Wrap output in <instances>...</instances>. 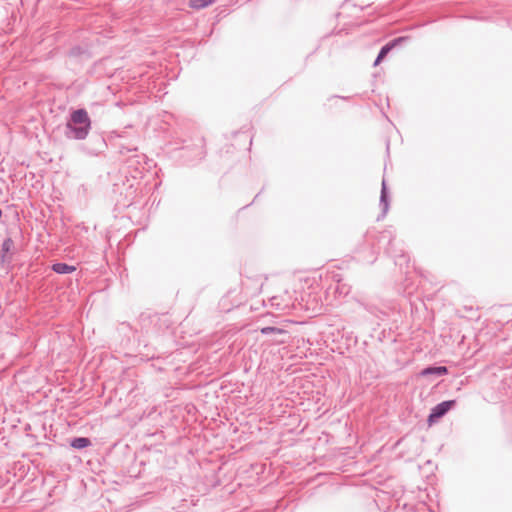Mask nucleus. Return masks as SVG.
<instances>
[{
    "instance_id": "nucleus-1",
    "label": "nucleus",
    "mask_w": 512,
    "mask_h": 512,
    "mask_svg": "<svg viewBox=\"0 0 512 512\" xmlns=\"http://www.w3.org/2000/svg\"><path fill=\"white\" fill-rule=\"evenodd\" d=\"M91 129V120L85 109L72 112L70 120L65 127V135L69 139L83 140Z\"/></svg>"
},
{
    "instance_id": "nucleus-2",
    "label": "nucleus",
    "mask_w": 512,
    "mask_h": 512,
    "mask_svg": "<svg viewBox=\"0 0 512 512\" xmlns=\"http://www.w3.org/2000/svg\"><path fill=\"white\" fill-rule=\"evenodd\" d=\"M455 400H448L443 401L439 404H437L432 410L428 417L429 422H434L436 419L441 418L444 416L454 405Z\"/></svg>"
},
{
    "instance_id": "nucleus-3",
    "label": "nucleus",
    "mask_w": 512,
    "mask_h": 512,
    "mask_svg": "<svg viewBox=\"0 0 512 512\" xmlns=\"http://www.w3.org/2000/svg\"><path fill=\"white\" fill-rule=\"evenodd\" d=\"M448 373V369L445 366L427 367L420 372L423 377L428 376H444Z\"/></svg>"
},
{
    "instance_id": "nucleus-4",
    "label": "nucleus",
    "mask_w": 512,
    "mask_h": 512,
    "mask_svg": "<svg viewBox=\"0 0 512 512\" xmlns=\"http://www.w3.org/2000/svg\"><path fill=\"white\" fill-rule=\"evenodd\" d=\"M380 205L382 207V214H383V216H385L389 209V201H388L386 181L384 179L382 181Z\"/></svg>"
},
{
    "instance_id": "nucleus-5",
    "label": "nucleus",
    "mask_w": 512,
    "mask_h": 512,
    "mask_svg": "<svg viewBox=\"0 0 512 512\" xmlns=\"http://www.w3.org/2000/svg\"><path fill=\"white\" fill-rule=\"evenodd\" d=\"M52 270L58 274H70L76 270V267L66 263H55Z\"/></svg>"
},
{
    "instance_id": "nucleus-6",
    "label": "nucleus",
    "mask_w": 512,
    "mask_h": 512,
    "mask_svg": "<svg viewBox=\"0 0 512 512\" xmlns=\"http://www.w3.org/2000/svg\"><path fill=\"white\" fill-rule=\"evenodd\" d=\"M404 39L405 38H403V37H399V38L392 40L390 43L386 44L385 46H383L379 52L380 58H384L393 47H395L396 45H398L399 43L404 41Z\"/></svg>"
},
{
    "instance_id": "nucleus-7",
    "label": "nucleus",
    "mask_w": 512,
    "mask_h": 512,
    "mask_svg": "<svg viewBox=\"0 0 512 512\" xmlns=\"http://www.w3.org/2000/svg\"><path fill=\"white\" fill-rule=\"evenodd\" d=\"M91 444V441L89 438H86V437H77V438H74L72 439L70 445L73 447V448H76V449H83V448H86L88 447L89 445Z\"/></svg>"
},
{
    "instance_id": "nucleus-8",
    "label": "nucleus",
    "mask_w": 512,
    "mask_h": 512,
    "mask_svg": "<svg viewBox=\"0 0 512 512\" xmlns=\"http://www.w3.org/2000/svg\"><path fill=\"white\" fill-rule=\"evenodd\" d=\"M260 332L263 335H270V334L278 335V334H284L286 331L281 328H278V327L267 326V327L261 328Z\"/></svg>"
},
{
    "instance_id": "nucleus-9",
    "label": "nucleus",
    "mask_w": 512,
    "mask_h": 512,
    "mask_svg": "<svg viewBox=\"0 0 512 512\" xmlns=\"http://www.w3.org/2000/svg\"><path fill=\"white\" fill-rule=\"evenodd\" d=\"M213 2L214 0H190V6L195 9H202Z\"/></svg>"
},
{
    "instance_id": "nucleus-10",
    "label": "nucleus",
    "mask_w": 512,
    "mask_h": 512,
    "mask_svg": "<svg viewBox=\"0 0 512 512\" xmlns=\"http://www.w3.org/2000/svg\"><path fill=\"white\" fill-rule=\"evenodd\" d=\"M13 246V241L11 238H7L2 243V250L4 252H9Z\"/></svg>"
},
{
    "instance_id": "nucleus-11",
    "label": "nucleus",
    "mask_w": 512,
    "mask_h": 512,
    "mask_svg": "<svg viewBox=\"0 0 512 512\" xmlns=\"http://www.w3.org/2000/svg\"><path fill=\"white\" fill-rule=\"evenodd\" d=\"M336 291L339 292L340 294H344V295H347L350 291V288L349 287H346V285H338L337 288H336Z\"/></svg>"
},
{
    "instance_id": "nucleus-12",
    "label": "nucleus",
    "mask_w": 512,
    "mask_h": 512,
    "mask_svg": "<svg viewBox=\"0 0 512 512\" xmlns=\"http://www.w3.org/2000/svg\"><path fill=\"white\" fill-rule=\"evenodd\" d=\"M383 58H380V55L378 54L377 58L375 59L374 66H377Z\"/></svg>"
},
{
    "instance_id": "nucleus-13",
    "label": "nucleus",
    "mask_w": 512,
    "mask_h": 512,
    "mask_svg": "<svg viewBox=\"0 0 512 512\" xmlns=\"http://www.w3.org/2000/svg\"><path fill=\"white\" fill-rule=\"evenodd\" d=\"M383 58H380V55L378 54L377 58L375 59L374 66H377Z\"/></svg>"
}]
</instances>
